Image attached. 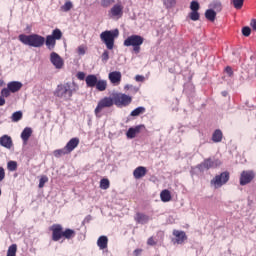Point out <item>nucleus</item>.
<instances>
[{
  "label": "nucleus",
  "mask_w": 256,
  "mask_h": 256,
  "mask_svg": "<svg viewBox=\"0 0 256 256\" xmlns=\"http://www.w3.org/2000/svg\"><path fill=\"white\" fill-rule=\"evenodd\" d=\"M78 90H79V87L74 82L73 83L67 82V83L58 85L54 92V95L57 98L68 102L72 100L73 94L76 93Z\"/></svg>",
  "instance_id": "nucleus-1"
},
{
  "label": "nucleus",
  "mask_w": 256,
  "mask_h": 256,
  "mask_svg": "<svg viewBox=\"0 0 256 256\" xmlns=\"http://www.w3.org/2000/svg\"><path fill=\"white\" fill-rule=\"evenodd\" d=\"M50 231H52V240L57 242L62 238L70 240L76 236V232L70 228L64 230L61 224H53L50 227Z\"/></svg>",
  "instance_id": "nucleus-2"
},
{
  "label": "nucleus",
  "mask_w": 256,
  "mask_h": 256,
  "mask_svg": "<svg viewBox=\"0 0 256 256\" xmlns=\"http://www.w3.org/2000/svg\"><path fill=\"white\" fill-rule=\"evenodd\" d=\"M19 40L24 44L30 47L41 48L45 44V38L43 36L32 34L19 36Z\"/></svg>",
  "instance_id": "nucleus-3"
},
{
  "label": "nucleus",
  "mask_w": 256,
  "mask_h": 256,
  "mask_svg": "<svg viewBox=\"0 0 256 256\" xmlns=\"http://www.w3.org/2000/svg\"><path fill=\"white\" fill-rule=\"evenodd\" d=\"M119 36V31L113 30V31H104L101 33L100 38L102 42L106 45L108 50H113L115 39Z\"/></svg>",
  "instance_id": "nucleus-4"
},
{
  "label": "nucleus",
  "mask_w": 256,
  "mask_h": 256,
  "mask_svg": "<svg viewBox=\"0 0 256 256\" xmlns=\"http://www.w3.org/2000/svg\"><path fill=\"white\" fill-rule=\"evenodd\" d=\"M144 43V38L139 35H132L124 41V46L133 47V51L139 54L141 51V45Z\"/></svg>",
  "instance_id": "nucleus-5"
},
{
  "label": "nucleus",
  "mask_w": 256,
  "mask_h": 256,
  "mask_svg": "<svg viewBox=\"0 0 256 256\" xmlns=\"http://www.w3.org/2000/svg\"><path fill=\"white\" fill-rule=\"evenodd\" d=\"M112 99L113 104L119 108L127 107L132 103V97L123 93H114Z\"/></svg>",
  "instance_id": "nucleus-6"
},
{
  "label": "nucleus",
  "mask_w": 256,
  "mask_h": 256,
  "mask_svg": "<svg viewBox=\"0 0 256 256\" xmlns=\"http://www.w3.org/2000/svg\"><path fill=\"white\" fill-rule=\"evenodd\" d=\"M114 105L113 97H104L98 102V105L95 109V115L96 117L100 118L101 115L100 113L103 111L105 108H111Z\"/></svg>",
  "instance_id": "nucleus-7"
},
{
  "label": "nucleus",
  "mask_w": 256,
  "mask_h": 256,
  "mask_svg": "<svg viewBox=\"0 0 256 256\" xmlns=\"http://www.w3.org/2000/svg\"><path fill=\"white\" fill-rule=\"evenodd\" d=\"M230 179V173L228 171L221 173L220 175H216V177L211 180V184L215 186V188H220L225 185Z\"/></svg>",
  "instance_id": "nucleus-8"
},
{
  "label": "nucleus",
  "mask_w": 256,
  "mask_h": 256,
  "mask_svg": "<svg viewBox=\"0 0 256 256\" xmlns=\"http://www.w3.org/2000/svg\"><path fill=\"white\" fill-rule=\"evenodd\" d=\"M255 178L254 171H243L240 177V185L245 186Z\"/></svg>",
  "instance_id": "nucleus-9"
},
{
  "label": "nucleus",
  "mask_w": 256,
  "mask_h": 256,
  "mask_svg": "<svg viewBox=\"0 0 256 256\" xmlns=\"http://www.w3.org/2000/svg\"><path fill=\"white\" fill-rule=\"evenodd\" d=\"M50 61L55 66L56 69H62L64 66L63 59L55 52L51 53Z\"/></svg>",
  "instance_id": "nucleus-10"
},
{
  "label": "nucleus",
  "mask_w": 256,
  "mask_h": 256,
  "mask_svg": "<svg viewBox=\"0 0 256 256\" xmlns=\"http://www.w3.org/2000/svg\"><path fill=\"white\" fill-rule=\"evenodd\" d=\"M123 10L124 7L121 3L115 4L109 11V15H111V17L121 18L123 16Z\"/></svg>",
  "instance_id": "nucleus-11"
},
{
  "label": "nucleus",
  "mask_w": 256,
  "mask_h": 256,
  "mask_svg": "<svg viewBox=\"0 0 256 256\" xmlns=\"http://www.w3.org/2000/svg\"><path fill=\"white\" fill-rule=\"evenodd\" d=\"M173 235L176 237L174 243L183 244L187 240V235L184 231L174 230Z\"/></svg>",
  "instance_id": "nucleus-12"
},
{
  "label": "nucleus",
  "mask_w": 256,
  "mask_h": 256,
  "mask_svg": "<svg viewBox=\"0 0 256 256\" xmlns=\"http://www.w3.org/2000/svg\"><path fill=\"white\" fill-rule=\"evenodd\" d=\"M109 80L114 85H119L122 80V75L119 71H114L109 74Z\"/></svg>",
  "instance_id": "nucleus-13"
},
{
  "label": "nucleus",
  "mask_w": 256,
  "mask_h": 256,
  "mask_svg": "<svg viewBox=\"0 0 256 256\" xmlns=\"http://www.w3.org/2000/svg\"><path fill=\"white\" fill-rule=\"evenodd\" d=\"M144 127H145L144 125H139V126H136L135 128L131 127L126 133L127 138L129 139L135 138L136 135L139 134L141 132V129Z\"/></svg>",
  "instance_id": "nucleus-14"
},
{
  "label": "nucleus",
  "mask_w": 256,
  "mask_h": 256,
  "mask_svg": "<svg viewBox=\"0 0 256 256\" xmlns=\"http://www.w3.org/2000/svg\"><path fill=\"white\" fill-rule=\"evenodd\" d=\"M134 220L138 223V224H146L149 222L150 217L144 213H136Z\"/></svg>",
  "instance_id": "nucleus-15"
},
{
  "label": "nucleus",
  "mask_w": 256,
  "mask_h": 256,
  "mask_svg": "<svg viewBox=\"0 0 256 256\" xmlns=\"http://www.w3.org/2000/svg\"><path fill=\"white\" fill-rule=\"evenodd\" d=\"M80 140L79 138H72L67 145L65 146V149L68 151L70 154L77 146L79 145Z\"/></svg>",
  "instance_id": "nucleus-16"
},
{
  "label": "nucleus",
  "mask_w": 256,
  "mask_h": 256,
  "mask_svg": "<svg viewBox=\"0 0 256 256\" xmlns=\"http://www.w3.org/2000/svg\"><path fill=\"white\" fill-rule=\"evenodd\" d=\"M146 174H147V169L146 167H143V166L137 167L133 172L134 178L137 180L143 178Z\"/></svg>",
  "instance_id": "nucleus-17"
},
{
  "label": "nucleus",
  "mask_w": 256,
  "mask_h": 256,
  "mask_svg": "<svg viewBox=\"0 0 256 256\" xmlns=\"http://www.w3.org/2000/svg\"><path fill=\"white\" fill-rule=\"evenodd\" d=\"M0 145L7 149H11V147L13 146L11 137H9L8 135L2 136L0 138Z\"/></svg>",
  "instance_id": "nucleus-18"
},
{
  "label": "nucleus",
  "mask_w": 256,
  "mask_h": 256,
  "mask_svg": "<svg viewBox=\"0 0 256 256\" xmlns=\"http://www.w3.org/2000/svg\"><path fill=\"white\" fill-rule=\"evenodd\" d=\"M7 87L11 91V93H16L23 87V84L18 81H12L8 83Z\"/></svg>",
  "instance_id": "nucleus-19"
},
{
  "label": "nucleus",
  "mask_w": 256,
  "mask_h": 256,
  "mask_svg": "<svg viewBox=\"0 0 256 256\" xmlns=\"http://www.w3.org/2000/svg\"><path fill=\"white\" fill-rule=\"evenodd\" d=\"M221 163L219 160L212 161L211 159H206L201 166L205 169H210L219 166Z\"/></svg>",
  "instance_id": "nucleus-20"
},
{
  "label": "nucleus",
  "mask_w": 256,
  "mask_h": 256,
  "mask_svg": "<svg viewBox=\"0 0 256 256\" xmlns=\"http://www.w3.org/2000/svg\"><path fill=\"white\" fill-rule=\"evenodd\" d=\"M86 81V85L89 88H94L96 87V84L98 83V78L96 77V75H88L85 79Z\"/></svg>",
  "instance_id": "nucleus-21"
},
{
  "label": "nucleus",
  "mask_w": 256,
  "mask_h": 256,
  "mask_svg": "<svg viewBox=\"0 0 256 256\" xmlns=\"http://www.w3.org/2000/svg\"><path fill=\"white\" fill-rule=\"evenodd\" d=\"M97 245L101 250H104L108 247V238L107 236H100Z\"/></svg>",
  "instance_id": "nucleus-22"
},
{
  "label": "nucleus",
  "mask_w": 256,
  "mask_h": 256,
  "mask_svg": "<svg viewBox=\"0 0 256 256\" xmlns=\"http://www.w3.org/2000/svg\"><path fill=\"white\" fill-rule=\"evenodd\" d=\"M31 135H32V129L31 128L27 127L23 130V132L21 133V138H22V140L25 144L28 142Z\"/></svg>",
  "instance_id": "nucleus-23"
},
{
  "label": "nucleus",
  "mask_w": 256,
  "mask_h": 256,
  "mask_svg": "<svg viewBox=\"0 0 256 256\" xmlns=\"http://www.w3.org/2000/svg\"><path fill=\"white\" fill-rule=\"evenodd\" d=\"M45 44L49 50H53L56 46V40L49 35L46 37Z\"/></svg>",
  "instance_id": "nucleus-24"
},
{
  "label": "nucleus",
  "mask_w": 256,
  "mask_h": 256,
  "mask_svg": "<svg viewBox=\"0 0 256 256\" xmlns=\"http://www.w3.org/2000/svg\"><path fill=\"white\" fill-rule=\"evenodd\" d=\"M107 81L106 80H98L97 81V84L95 85L96 89L100 92H103L107 89Z\"/></svg>",
  "instance_id": "nucleus-25"
},
{
  "label": "nucleus",
  "mask_w": 256,
  "mask_h": 256,
  "mask_svg": "<svg viewBox=\"0 0 256 256\" xmlns=\"http://www.w3.org/2000/svg\"><path fill=\"white\" fill-rule=\"evenodd\" d=\"M160 197L163 202H169L172 199L171 192L167 189L161 192Z\"/></svg>",
  "instance_id": "nucleus-26"
},
{
  "label": "nucleus",
  "mask_w": 256,
  "mask_h": 256,
  "mask_svg": "<svg viewBox=\"0 0 256 256\" xmlns=\"http://www.w3.org/2000/svg\"><path fill=\"white\" fill-rule=\"evenodd\" d=\"M223 139V133L221 130L217 129L214 133H213V136H212V140L213 142L215 143H219L221 142Z\"/></svg>",
  "instance_id": "nucleus-27"
},
{
  "label": "nucleus",
  "mask_w": 256,
  "mask_h": 256,
  "mask_svg": "<svg viewBox=\"0 0 256 256\" xmlns=\"http://www.w3.org/2000/svg\"><path fill=\"white\" fill-rule=\"evenodd\" d=\"M216 15H217L216 12H215L214 10H212V9L207 10L206 13H205V17H206L209 21H211V22H214V21H215Z\"/></svg>",
  "instance_id": "nucleus-28"
},
{
  "label": "nucleus",
  "mask_w": 256,
  "mask_h": 256,
  "mask_svg": "<svg viewBox=\"0 0 256 256\" xmlns=\"http://www.w3.org/2000/svg\"><path fill=\"white\" fill-rule=\"evenodd\" d=\"M54 156L56 158H60L61 156L67 155L69 154L68 151L66 150V147L62 148V149H57L53 152Z\"/></svg>",
  "instance_id": "nucleus-29"
},
{
  "label": "nucleus",
  "mask_w": 256,
  "mask_h": 256,
  "mask_svg": "<svg viewBox=\"0 0 256 256\" xmlns=\"http://www.w3.org/2000/svg\"><path fill=\"white\" fill-rule=\"evenodd\" d=\"M73 8V3L70 0H66L65 4L61 7L62 12H69Z\"/></svg>",
  "instance_id": "nucleus-30"
},
{
  "label": "nucleus",
  "mask_w": 256,
  "mask_h": 256,
  "mask_svg": "<svg viewBox=\"0 0 256 256\" xmlns=\"http://www.w3.org/2000/svg\"><path fill=\"white\" fill-rule=\"evenodd\" d=\"M110 187V181L107 178H103L100 181V188L103 190H107Z\"/></svg>",
  "instance_id": "nucleus-31"
},
{
  "label": "nucleus",
  "mask_w": 256,
  "mask_h": 256,
  "mask_svg": "<svg viewBox=\"0 0 256 256\" xmlns=\"http://www.w3.org/2000/svg\"><path fill=\"white\" fill-rule=\"evenodd\" d=\"M16 252H17V245L16 244H12L7 251V256H16Z\"/></svg>",
  "instance_id": "nucleus-32"
},
{
  "label": "nucleus",
  "mask_w": 256,
  "mask_h": 256,
  "mask_svg": "<svg viewBox=\"0 0 256 256\" xmlns=\"http://www.w3.org/2000/svg\"><path fill=\"white\" fill-rule=\"evenodd\" d=\"M51 37H53L55 40H60L63 36L62 32L60 29H55L53 32H52V35H50Z\"/></svg>",
  "instance_id": "nucleus-33"
},
{
  "label": "nucleus",
  "mask_w": 256,
  "mask_h": 256,
  "mask_svg": "<svg viewBox=\"0 0 256 256\" xmlns=\"http://www.w3.org/2000/svg\"><path fill=\"white\" fill-rule=\"evenodd\" d=\"M145 111L146 109L144 107H138L131 112V116L133 117L139 116L140 114H143Z\"/></svg>",
  "instance_id": "nucleus-34"
},
{
  "label": "nucleus",
  "mask_w": 256,
  "mask_h": 256,
  "mask_svg": "<svg viewBox=\"0 0 256 256\" xmlns=\"http://www.w3.org/2000/svg\"><path fill=\"white\" fill-rule=\"evenodd\" d=\"M114 3H115V0H101V6L103 8H109Z\"/></svg>",
  "instance_id": "nucleus-35"
},
{
  "label": "nucleus",
  "mask_w": 256,
  "mask_h": 256,
  "mask_svg": "<svg viewBox=\"0 0 256 256\" xmlns=\"http://www.w3.org/2000/svg\"><path fill=\"white\" fill-rule=\"evenodd\" d=\"M245 0H233L232 3L237 10H240L244 5Z\"/></svg>",
  "instance_id": "nucleus-36"
},
{
  "label": "nucleus",
  "mask_w": 256,
  "mask_h": 256,
  "mask_svg": "<svg viewBox=\"0 0 256 256\" xmlns=\"http://www.w3.org/2000/svg\"><path fill=\"white\" fill-rule=\"evenodd\" d=\"M189 18L192 20V21H198L200 19V14L198 11H192L190 14H189Z\"/></svg>",
  "instance_id": "nucleus-37"
},
{
  "label": "nucleus",
  "mask_w": 256,
  "mask_h": 256,
  "mask_svg": "<svg viewBox=\"0 0 256 256\" xmlns=\"http://www.w3.org/2000/svg\"><path fill=\"white\" fill-rule=\"evenodd\" d=\"M22 116H23L22 112H20V111L15 112V113H13V115H12V121H13V122H18L19 120L22 119Z\"/></svg>",
  "instance_id": "nucleus-38"
},
{
  "label": "nucleus",
  "mask_w": 256,
  "mask_h": 256,
  "mask_svg": "<svg viewBox=\"0 0 256 256\" xmlns=\"http://www.w3.org/2000/svg\"><path fill=\"white\" fill-rule=\"evenodd\" d=\"M190 9L192 10V12H198L200 9L199 3L197 1H192L190 5Z\"/></svg>",
  "instance_id": "nucleus-39"
},
{
  "label": "nucleus",
  "mask_w": 256,
  "mask_h": 256,
  "mask_svg": "<svg viewBox=\"0 0 256 256\" xmlns=\"http://www.w3.org/2000/svg\"><path fill=\"white\" fill-rule=\"evenodd\" d=\"M7 168L9 171H16L17 170V162L9 161L7 164Z\"/></svg>",
  "instance_id": "nucleus-40"
},
{
  "label": "nucleus",
  "mask_w": 256,
  "mask_h": 256,
  "mask_svg": "<svg viewBox=\"0 0 256 256\" xmlns=\"http://www.w3.org/2000/svg\"><path fill=\"white\" fill-rule=\"evenodd\" d=\"M211 7L215 9L216 11L220 12L222 10V4L219 1H214L211 4Z\"/></svg>",
  "instance_id": "nucleus-41"
},
{
  "label": "nucleus",
  "mask_w": 256,
  "mask_h": 256,
  "mask_svg": "<svg viewBox=\"0 0 256 256\" xmlns=\"http://www.w3.org/2000/svg\"><path fill=\"white\" fill-rule=\"evenodd\" d=\"M164 5L166 8H172L176 5V0H164Z\"/></svg>",
  "instance_id": "nucleus-42"
},
{
  "label": "nucleus",
  "mask_w": 256,
  "mask_h": 256,
  "mask_svg": "<svg viewBox=\"0 0 256 256\" xmlns=\"http://www.w3.org/2000/svg\"><path fill=\"white\" fill-rule=\"evenodd\" d=\"M49 181L48 177L46 175L41 176L39 181V188H43L45 183Z\"/></svg>",
  "instance_id": "nucleus-43"
},
{
  "label": "nucleus",
  "mask_w": 256,
  "mask_h": 256,
  "mask_svg": "<svg viewBox=\"0 0 256 256\" xmlns=\"http://www.w3.org/2000/svg\"><path fill=\"white\" fill-rule=\"evenodd\" d=\"M109 52L107 50H105L101 56V60L104 64H106L109 60Z\"/></svg>",
  "instance_id": "nucleus-44"
},
{
  "label": "nucleus",
  "mask_w": 256,
  "mask_h": 256,
  "mask_svg": "<svg viewBox=\"0 0 256 256\" xmlns=\"http://www.w3.org/2000/svg\"><path fill=\"white\" fill-rule=\"evenodd\" d=\"M242 33L245 37H249L251 35V29L249 27H244Z\"/></svg>",
  "instance_id": "nucleus-45"
},
{
  "label": "nucleus",
  "mask_w": 256,
  "mask_h": 256,
  "mask_svg": "<svg viewBox=\"0 0 256 256\" xmlns=\"http://www.w3.org/2000/svg\"><path fill=\"white\" fill-rule=\"evenodd\" d=\"M87 48L83 45L79 46L77 52L79 55H85Z\"/></svg>",
  "instance_id": "nucleus-46"
},
{
  "label": "nucleus",
  "mask_w": 256,
  "mask_h": 256,
  "mask_svg": "<svg viewBox=\"0 0 256 256\" xmlns=\"http://www.w3.org/2000/svg\"><path fill=\"white\" fill-rule=\"evenodd\" d=\"M10 90H9V88L7 87V88H4V89H2V91H1V95L3 96V97H9L10 96Z\"/></svg>",
  "instance_id": "nucleus-47"
},
{
  "label": "nucleus",
  "mask_w": 256,
  "mask_h": 256,
  "mask_svg": "<svg viewBox=\"0 0 256 256\" xmlns=\"http://www.w3.org/2000/svg\"><path fill=\"white\" fill-rule=\"evenodd\" d=\"M225 71H226V73L228 74L229 77H233L234 72H233V69L230 66L226 67Z\"/></svg>",
  "instance_id": "nucleus-48"
},
{
  "label": "nucleus",
  "mask_w": 256,
  "mask_h": 256,
  "mask_svg": "<svg viewBox=\"0 0 256 256\" xmlns=\"http://www.w3.org/2000/svg\"><path fill=\"white\" fill-rule=\"evenodd\" d=\"M5 178V170L3 167H0V182H2Z\"/></svg>",
  "instance_id": "nucleus-49"
},
{
  "label": "nucleus",
  "mask_w": 256,
  "mask_h": 256,
  "mask_svg": "<svg viewBox=\"0 0 256 256\" xmlns=\"http://www.w3.org/2000/svg\"><path fill=\"white\" fill-rule=\"evenodd\" d=\"M147 244L150 245V246H154L157 244V242L154 240L153 237H150L147 241Z\"/></svg>",
  "instance_id": "nucleus-50"
},
{
  "label": "nucleus",
  "mask_w": 256,
  "mask_h": 256,
  "mask_svg": "<svg viewBox=\"0 0 256 256\" xmlns=\"http://www.w3.org/2000/svg\"><path fill=\"white\" fill-rule=\"evenodd\" d=\"M77 78H78L79 80H84V79H85V73L79 72V73L77 74Z\"/></svg>",
  "instance_id": "nucleus-51"
},
{
  "label": "nucleus",
  "mask_w": 256,
  "mask_h": 256,
  "mask_svg": "<svg viewBox=\"0 0 256 256\" xmlns=\"http://www.w3.org/2000/svg\"><path fill=\"white\" fill-rule=\"evenodd\" d=\"M250 25H251L252 29L254 31H256V19H252Z\"/></svg>",
  "instance_id": "nucleus-52"
},
{
  "label": "nucleus",
  "mask_w": 256,
  "mask_h": 256,
  "mask_svg": "<svg viewBox=\"0 0 256 256\" xmlns=\"http://www.w3.org/2000/svg\"><path fill=\"white\" fill-rule=\"evenodd\" d=\"M135 79L137 82H143L145 78L141 75H137Z\"/></svg>",
  "instance_id": "nucleus-53"
},
{
  "label": "nucleus",
  "mask_w": 256,
  "mask_h": 256,
  "mask_svg": "<svg viewBox=\"0 0 256 256\" xmlns=\"http://www.w3.org/2000/svg\"><path fill=\"white\" fill-rule=\"evenodd\" d=\"M142 252H143L142 249H136V250L134 251V256H140Z\"/></svg>",
  "instance_id": "nucleus-54"
},
{
  "label": "nucleus",
  "mask_w": 256,
  "mask_h": 256,
  "mask_svg": "<svg viewBox=\"0 0 256 256\" xmlns=\"http://www.w3.org/2000/svg\"><path fill=\"white\" fill-rule=\"evenodd\" d=\"M5 103H6L5 99L0 96V106L5 105Z\"/></svg>",
  "instance_id": "nucleus-55"
},
{
  "label": "nucleus",
  "mask_w": 256,
  "mask_h": 256,
  "mask_svg": "<svg viewBox=\"0 0 256 256\" xmlns=\"http://www.w3.org/2000/svg\"><path fill=\"white\" fill-rule=\"evenodd\" d=\"M223 95H224V96H226V93H225V92H223Z\"/></svg>",
  "instance_id": "nucleus-56"
},
{
  "label": "nucleus",
  "mask_w": 256,
  "mask_h": 256,
  "mask_svg": "<svg viewBox=\"0 0 256 256\" xmlns=\"http://www.w3.org/2000/svg\"><path fill=\"white\" fill-rule=\"evenodd\" d=\"M1 194H2V191H1V189H0V196H1Z\"/></svg>",
  "instance_id": "nucleus-57"
}]
</instances>
